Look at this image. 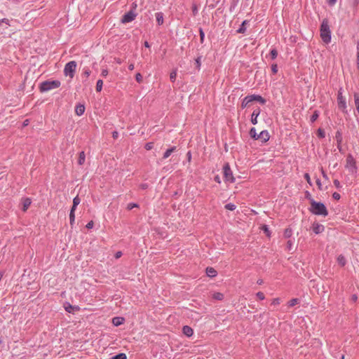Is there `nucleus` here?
<instances>
[{"label": "nucleus", "mask_w": 359, "mask_h": 359, "mask_svg": "<svg viewBox=\"0 0 359 359\" xmlns=\"http://www.w3.org/2000/svg\"><path fill=\"white\" fill-rule=\"evenodd\" d=\"M187 159L189 161H191V151H188V153L187 154Z\"/></svg>", "instance_id": "0e129e2a"}, {"label": "nucleus", "mask_w": 359, "mask_h": 359, "mask_svg": "<svg viewBox=\"0 0 359 359\" xmlns=\"http://www.w3.org/2000/svg\"><path fill=\"white\" fill-rule=\"evenodd\" d=\"M257 298L260 300H263L265 299V296H264V294L262 292H258L257 294H256Z\"/></svg>", "instance_id": "a18cd8bd"}, {"label": "nucleus", "mask_w": 359, "mask_h": 359, "mask_svg": "<svg viewBox=\"0 0 359 359\" xmlns=\"http://www.w3.org/2000/svg\"><path fill=\"white\" fill-rule=\"evenodd\" d=\"M212 298L216 300H222L224 299V294L220 292H215L212 295Z\"/></svg>", "instance_id": "c85d7f7f"}, {"label": "nucleus", "mask_w": 359, "mask_h": 359, "mask_svg": "<svg viewBox=\"0 0 359 359\" xmlns=\"http://www.w3.org/2000/svg\"><path fill=\"white\" fill-rule=\"evenodd\" d=\"M354 99H355V104L356 106L357 111L359 114V97L357 94L354 95Z\"/></svg>", "instance_id": "ea45409f"}, {"label": "nucleus", "mask_w": 359, "mask_h": 359, "mask_svg": "<svg viewBox=\"0 0 359 359\" xmlns=\"http://www.w3.org/2000/svg\"><path fill=\"white\" fill-rule=\"evenodd\" d=\"M214 180H215L216 182L219 183V184H220V183H221V180H220V177H219V175H216V176H215V177H214Z\"/></svg>", "instance_id": "052dcab7"}, {"label": "nucleus", "mask_w": 359, "mask_h": 359, "mask_svg": "<svg viewBox=\"0 0 359 359\" xmlns=\"http://www.w3.org/2000/svg\"><path fill=\"white\" fill-rule=\"evenodd\" d=\"M223 174L224 178L226 182L230 183L235 182V177L233 175V172L231 170L230 165L229 163H225L223 166Z\"/></svg>", "instance_id": "0eeeda50"}, {"label": "nucleus", "mask_w": 359, "mask_h": 359, "mask_svg": "<svg viewBox=\"0 0 359 359\" xmlns=\"http://www.w3.org/2000/svg\"><path fill=\"white\" fill-rule=\"evenodd\" d=\"M319 117V111L318 110H315L310 118V121L311 123H314L318 118Z\"/></svg>", "instance_id": "cd10ccee"}, {"label": "nucleus", "mask_w": 359, "mask_h": 359, "mask_svg": "<svg viewBox=\"0 0 359 359\" xmlns=\"http://www.w3.org/2000/svg\"><path fill=\"white\" fill-rule=\"evenodd\" d=\"M271 71L274 74L278 72V65L276 64H273L271 65Z\"/></svg>", "instance_id": "49530a36"}, {"label": "nucleus", "mask_w": 359, "mask_h": 359, "mask_svg": "<svg viewBox=\"0 0 359 359\" xmlns=\"http://www.w3.org/2000/svg\"><path fill=\"white\" fill-rule=\"evenodd\" d=\"M134 68H135L134 64L131 63V64H130V65H128V69H129V70L132 71V70H133V69H134Z\"/></svg>", "instance_id": "69168bd1"}, {"label": "nucleus", "mask_w": 359, "mask_h": 359, "mask_svg": "<svg viewBox=\"0 0 359 359\" xmlns=\"http://www.w3.org/2000/svg\"><path fill=\"white\" fill-rule=\"evenodd\" d=\"M118 133L117 131H116V130H115V131H114V132L112 133V137H113L114 139H116V138H118Z\"/></svg>", "instance_id": "bf43d9fd"}, {"label": "nucleus", "mask_w": 359, "mask_h": 359, "mask_svg": "<svg viewBox=\"0 0 359 359\" xmlns=\"http://www.w3.org/2000/svg\"><path fill=\"white\" fill-rule=\"evenodd\" d=\"M311 207L309 211L316 215L326 217L328 215V210L324 203L316 202L313 198L310 199Z\"/></svg>", "instance_id": "f257e3e1"}, {"label": "nucleus", "mask_w": 359, "mask_h": 359, "mask_svg": "<svg viewBox=\"0 0 359 359\" xmlns=\"http://www.w3.org/2000/svg\"><path fill=\"white\" fill-rule=\"evenodd\" d=\"M61 82L58 80L45 81L40 83L39 90L41 93L57 88L60 86Z\"/></svg>", "instance_id": "7ed1b4c3"}, {"label": "nucleus", "mask_w": 359, "mask_h": 359, "mask_svg": "<svg viewBox=\"0 0 359 359\" xmlns=\"http://www.w3.org/2000/svg\"><path fill=\"white\" fill-rule=\"evenodd\" d=\"M112 359H127V356L125 353H121L114 355Z\"/></svg>", "instance_id": "e433bc0d"}, {"label": "nucleus", "mask_w": 359, "mask_h": 359, "mask_svg": "<svg viewBox=\"0 0 359 359\" xmlns=\"http://www.w3.org/2000/svg\"><path fill=\"white\" fill-rule=\"evenodd\" d=\"M182 332L187 337H191L193 335L194 330H193V329L190 326L184 325L182 327Z\"/></svg>", "instance_id": "ddd939ff"}, {"label": "nucleus", "mask_w": 359, "mask_h": 359, "mask_svg": "<svg viewBox=\"0 0 359 359\" xmlns=\"http://www.w3.org/2000/svg\"><path fill=\"white\" fill-rule=\"evenodd\" d=\"M153 147H154V142H147L144 145L145 149L148 150V151L152 149Z\"/></svg>", "instance_id": "a19ab883"}, {"label": "nucleus", "mask_w": 359, "mask_h": 359, "mask_svg": "<svg viewBox=\"0 0 359 359\" xmlns=\"http://www.w3.org/2000/svg\"><path fill=\"white\" fill-rule=\"evenodd\" d=\"M139 207V205L137 203H130L127 205V208L126 209L128 210H131L132 209H133L134 208H138Z\"/></svg>", "instance_id": "4c0bfd02"}, {"label": "nucleus", "mask_w": 359, "mask_h": 359, "mask_svg": "<svg viewBox=\"0 0 359 359\" xmlns=\"http://www.w3.org/2000/svg\"><path fill=\"white\" fill-rule=\"evenodd\" d=\"M80 202H81V199L79 198V197L78 196L74 197L73 199V205L72 206L71 210L76 211V207L80 203Z\"/></svg>", "instance_id": "b1692460"}, {"label": "nucleus", "mask_w": 359, "mask_h": 359, "mask_svg": "<svg viewBox=\"0 0 359 359\" xmlns=\"http://www.w3.org/2000/svg\"><path fill=\"white\" fill-rule=\"evenodd\" d=\"M0 22H1L2 23H5L6 25L10 26V23H9L10 21L7 18H3V19L0 20Z\"/></svg>", "instance_id": "864d4df0"}, {"label": "nucleus", "mask_w": 359, "mask_h": 359, "mask_svg": "<svg viewBox=\"0 0 359 359\" xmlns=\"http://www.w3.org/2000/svg\"><path fill=\"white\" fill-rule=\"evenodd\" d=\"M299 302V299L294 298V299H292L291 300L289 301L288 306L292 307V306H294L296 304H297Z\"/></svg>", "instance_id": "473e14b6"}, {"label": "nucleus", "mask_w": 359, "mask_h": 359, "mask_svg": "<svg viewBox=\"0 0 359 359\" xmlns=\"http://www.w3.org/2000/svg\"><path fill=\"white\" fill-rule=\"evenodd\" d=\"M199 35H200V41L201 43H203L204 42V39H205V33L201 27L199 28Z\"/></svg>", "instance_id": "58836bf2"}, {"label": "nucleus", "mask_w": 359, "mask_h": 359, "mask_svg": "<svg viewBox=\"0 0 359 359\" xmlns=\"http://www.w3.org/2000/svg\"><path fill=\"white\" fill-rule=\"evenodd\" d=\"M201 57H198L196 60H195V63H196V68L198 69H200L201 68Z\"/></svg>", "instance_id": "c03bdc74"}, {"label": "nucleus", "mask_w": 359, "mask_h": 359, "mask_svg": "<svg viewBox=\"0 0 359 359\" xmlns=\"http://www.w3.org/2000/svg\"><path fill=\"white\" fill-rule=\"evenodd\" d=\"M317 135L319 138H324L325 137V133L323 129L318 128L317 131Z\"/></svg>", "instance_id": "c9c22d12"}, {"label": "nucleus", "mask_w": 359, "mask_h": 359, "mask_svg": "<svg viewBox=\"0 0 359 359\" xmlns=\"http://www.w3.org/2000/svg\"><path fill=\"white\" fill-rule=\"evenodd\" d=\"M86 159V154L84 151H81L79 154L78 164L81 165L84 163Z\"/></svg>", "instance_id": "5701e85b"}, {"label": "nucleus", "mask_w": 359, "mask_h": 359, "mask_svg": "<svg viewBox=\"0 0 359 359\" xmlns=\"http://www.w3.org/2000/svg\"><path fill=\"white\" fill-rule=\"evenodd\" d=\"M320 33L321 39L324 43H329L331 41V30L327 18H324L321 22Z\"/></svg>", "instance_id": "f03ea898"}, {"label": "nucleus", "mask_w": 359, "mask_h": 359, "mask_svg": "<svg viewBox=\"0 0 359 359\" xmlns=\"http://www.w3.org/2000/svg\"><path fill=\"white\" fill-rule=\"evenodd\" d=\"M322 175H323V177L325 179H326V180H327V179H328L327 174L325 172V171H324L323 170H322Z\"/></svg>", "instance_id": "338daca9"}, {"label": "nucleus", "mask_w": 359, "mask_h": 359, "mask_svg": "<svg viewBox=\"0 0 359 359\" xmlns=\"http://www.w3.org/2000/svg\"><path fill=\"white\" fill-rule=\"evenodd\" d=\"M156 22L158 25L163 24V13L162 12H158L156 13Z\"/></svg>", "instance_id": "aec40b11"}, {"label": "nucleus", "mask_w": 359, "mask_h": 359, "mask_svg": "<svg viewBox=\"0 0 359 359\" xmlns=\"http://www.w3.org/2000/svg\"><path fill=\"white\" fill-rule=\"evenodd\" d=\"M137 15V13H135L133 10H130V11H128V13H125L122 16L121 22L123 24H126V23L130 22L133 21L135 19Z\"/></svg>", "instance_id": "6e6552de"}, {"label": "nucleus", "mask_w": 359, "mask_h": 359, "mask_svg": "<svg viewBox=\"0 0 359 359\" xmlns=\"http://www.w3.org/2000/svg\"><path fill=\"white\" fill-rule=\"evenodd\" d=\"M66 311L69 313H72L74 310L78 311L79 309V306H74L70 304H67V306H65Z\"/></svg>", "instance_id": "a878e982"}, {"label": "nucleus", "mask_w": 359, "mask_h": 359, "mask_svg": "<svg viewBox=\"0 0 359 359\" xmlns=\"http://www.w3.org/2000/svg\"><path fill=\"white\" fill-rule=\"evenodd\" d=\"M337 262H338V264L340 266H344L346 265V260L345 257L342 255H340L337 257Z\"/></svg>", "instance_id": "393cba45"}, {"label": "nucleus", "mask_w": 359, "mask_h": 359, "mask_svg": "<svg viewBox=\"0 0 359 359\" xmlns=\"http://www.w3.org/2000/svg\"><path fill=\"white\" fill-rule=\"evenodd\" d=\"M270 56L272 60H275L278 56V51L276 48H273L270 51Z\"/></svg>", "instance_id": "72a5a7b5"}, {"label": "nucleus", "mask_w": 359, "mask_h": 359, "mask_svg": "<svg viewBox=\"0 0 359 359\" xmlns=\"http://www.w3.org/2000/svg\"><path fill=\"white\" fill-rule=\"evenodd\" d=\"M337 2V0H327V3L329 6H334Z\"/></svg>", "instance_id": "6e6d98bb"}, {"label": "nucleus", "mask_w": 359, "mask_h": 359, "mask_svg": "<svg viewBox=\"0 0 359 359\" xmlns=\"http://www.w3.org/2000/svg\"><path fill=\"white\" fill-rule=\"evenodd\" d=\"M324 230H325V227L323 225L318 224V223H314L313 224V231L315 233H316V234L320 233Z\"/></svg>", "instance_id": "f8f14e48"}, {"label": "nucleus", "mask_w": 359, "mask_h": 359, "mask_svg": "<svg viewBox=\"0 0 359 359\" xmlns=\"http://www.w3.org/2000/svg\"><path fill=\"white\" fill-rule=\"evenodd\" d=\"M252 102L251 101L249 95L245 97L241 102V108L245 109L246 107H249Z\"/></svg>", "instance_id": "2eb2a0df"}, {"label": "nucleus", "mask_w": 359, "mask_h": 359, "mask_svg": "<svg viewBox=\"0 0 359 359\" xmlns=\"http://www.w3.org/2000/svg\"><path fill=\"white\" fill-rule=\"evenodd\" d=\"M177 149V147L175 146H173V147H171L170 148L168 149L163 154V159H165L167 158H168L172 153H173L174 151H175Z\"/></svg>", "instance_id": "6ab92c4d"}, {"label": "nucleus", "mask_w": 359, "mask_h": 359, "mask_svg": "<svg viewBox=\"0 0 359 359\" xmlns=\"http://www.w3.org/2000/svg\"><path fill=\"white\" fill-rule=\"evenodd\" d=\"M125 321L124 318L123 317H114L112 318V323L115 326H119L122 325Z\"/></svg>", "instance_id": "a211bd4d"}, {"label": "nucleus", "mask_w": 359, "mask_h": 359, "mask_svg": "<svg viewBox=\"0 0 359 359\" xmlns=\"http://www.w3.org/2000/svg\"><path fill=\"white\" fill-rule=\"evenodd\" d=\"M224 208L226 210L233 211L236 209V206L233 203H229L226 204L224 205Z\"/></svg>", "instance_id": "f704fd0d"}, {"label": "nucleus", "mask_w": 359, "mask_h": 359, "mask_svg": "<svg viewBox=\"0 0 359 359\" xmlns=\"http://www.w3.org/2000/svg\"><path fill=\"white\" fill-rule=\"evenodd\" d=\"M316 184H317V185H318V188H319L320 189H322V188H321L322 184H321L320 180L319 179H317V180H316Z\"/></svg>", "instance_id": "e2e57ef3"}, {"label": "nucleus", "mask_w": 359, "mask_h": 359, "mask_svg": "<svg viewBox=\"0 0 359 359\" xmlns=\"http://www.w3.org/2000/svg\"><path fill=\"white\" fill-rule=\"evenodd\" d=\"M76 67L77 64L76 61L72 60L67 62L64 68V74L65 76H69L71 79L74 78Z\"/></svg>", "instance_id": "423d86ee"}, {"label": "nucleus", "mask_w": 359, "mask_h": 359, "mask_svg": "<svg viewBox=\"0 0 359 359\" xmlns=\"http://www.w3.org/2000/svg\"><path fill=\"white\" fill-rule=\"evenodd\" d=\"M337 102L339 109H345L346 108L345 98L342 96V93L340 90L338 91L337 94Z\"/></svg>", "instance_id": "1a4fd4ad"}, {"label": "nucleus", "mask_w": 359, "mask_h": 359, "mask_svg": "<svg viewBox=\"0 0 359 359\" xmlns=\"http://www.w3.org/2000/svg\"><path fill=\"white\" fill-rule=\"evenodd\" d=\"M332 197L334 200H339L340 198H341V196L339 193L337 192H334L333 194H332Z\"/></svg>", "instance_id": "8fccbe9b"}, {"label": "nucleus", "mask_w": 359, "mask_h": 359, "mask_svg": "<svg viewBox=\"0 0 359 359\" xmlns=\"http://www.w3.org/2000/svg\"><path fill=\"white\" fill-rule=\"evenodd\" d=\"M333 183H334V186H335V187L337 189H341V185L340 184V182L338 180H334L333 181Z\"/></svg>", "instance_id": "de8ad7c7"}, {"label": "nucleus", "mask_w": 359, "mask_h": 359, "mask_svg": "<svg viewBox=\"0 0 359 359\" xmlns=\"http://www.w3.org/2000/svg\"><path fill=\"white\" fill-rule=\"evenodd\" d=\"M85 111V106L81 104H79L75 107V113L78 116H81L84 114Z\"/></svg>", "instance_id": "f3484780"}, {"label": "nucleus", "mask_w": 359, "mask_h": 359, "mask_svg": "<svg viewBox=\"0 0 359 359\" xmlns=\"http://www.w3.org/2000/svg\"><path fill=\"white\" fill-rule=\"evenodd\" d=\"M292 244H293V243H292V241L289 240V241L287 242V246H286L287 250H292Z\"/></svg>", "instance_id": "3c124183"}, {"label": "nucleus", "mask_w": 359, "mask_h": 359, "mask_svg": "<svg viewBox=\"0 0 359 359\" xmlns=\"http://www.w3.org/2000/svg\"><path fill=\"white\" fill-rule=\"evenodd\" d=\"M102 86H103L102 80V79L97 80V83H96V90L97 92H100L102 89Z\"/></svg>", "instance_id": "7c9ffc66"}, {"label": "nucleus", "mask_w": 359, "mask_h": 359, "mask_svg": "<svg viewBox=\"0 0 359 359\" xmlns=\"http://www.w3.org/2000/svg\"><path fill=\"white\" fill-rule=\"evenodd\" d=\"M359 4V0H353V6H357Z\"/></svg>", "instance_id": "774afa93"}, {"label": "nucleus", "mask_w": 359, "mask_h": 359, "mask_svg": "<svg viewBox=\"0 0 359 359\" xmlns=\"http://www.w3.org/2000/svg\"><path fill=\"white\" fill-rule=\"evenodd\" d=\"M90 73L91 72L88 68L83 69V75H84L86 78L90 76Z\"/></svg>", "instance_id": "37998d69"}, {"label": "nucleus", "mask_w": 359, "mask_h": 359, "mask_svg": "<svg viewBox=\"0 0 359 359\" xmlns=\"http://www.w3.org/2000/svg\"><path fill=\"white\" fill-rule=\"evenodd\" d=\"M74 221H75V210H70V212H69V223H70V225H71L72 227L73 226Z\"/></svg>", "instance_id": "bb28decb"}, {"label": "nucleus", "mask_w": 359, "mask_h": 359, "mask_svg": "<svg viewBox=\"0 0 359 359\" xmlns=\"http://www.w3.org/2000/svg\"><path fill=\"white\" fill-rule=\"evenodd\" d=\"M32 203V201L29 198H25L22 201V211L26 212Z\"/></svg>", "instance_id": "dca6fc26"}, {"label": "nucleus", "mask_w": 359, "mask_h": 359, "mask_svg": "<svg viewBox=\"0 0 359 359\" xmlns=\"http://www.w3.org/2000/svg\"><path fill=\"white\" fill-rule=\"evenodd\" d=\"M205 271L207 276H209L210 278H214L217 275V271L213 267L211 266L207 267Z\"/></svg>", "instance_id": "4468645a"}, {"label": "nucleus", "mask_w": 359, "mask_h": 359, "mask_svg": "<svg viewBox=\"0 0 359 359\" xmlns=\"http://www.w3.org/2000/svg\"><path fill=\"white\" fill-rule=\"evenodd\" d=\"M177 78V70H172L170 74V79L172 82H175Z\"/></svg>", "instance_id": "2f4dec72"}, {"label": "nucleus", "mask_w": 359, "mask_h": 359, "mask_svg": "<svg viewBox=\"0 0 359 359\" xmlns=\"http://www.w3.org/2000/svg\"><path fill=\"white\" fill-rule=\"evenodd\" d=\"M335 140L337 141V144H341L342 142V133L340 130H337L335 133Z\"/></svg>", "instance_id": "412c9836"}, {"label": "nucleus", "mask_w": 359, "mask_h": 359, "mask_svg": "<svg viewBox=\"0 0 359 359\" xmlns=\"http://www.w3.org/2000/svg\"><path fill=\"white\" fill-rule=\"evenodd\" d=\"M304 179L306 180V182L309 183V184H311V178H310V175L309 173H305L304 175Z\"/></svg>", "instance_id": "603ef678"}, {"label": "nucleus", "mask_w": 359, "mask_h": 359, "mask_svg": "<svg viewBox=\"0 0 359 359\" xmlns=\"http://www.w3.org/2000/svg\"><path fill=\"white\" fill-rule=\"evenodd\" d=\"M135 79H136L137 82L140 83L142 82L143 77H142V74L140 73H137L135 75Z\"/></svg>", "instance_id": "79ce46f5"}, {"label": "nucleus", "mask_w": 359, "mask_h": 359, "mask_svg": "<svg viewBox=\"0 0 359 359\" xmlns=\"http://www.w3.org/2000/svg\"><path fill=\"white\" fill-rule=\"evenodd\" d=\"M249 134L252 139L255 140H260L262 142H266L270 138L269 133L266 130H262L259 134H257L256 129L252 128L250 130Z\"/></svg>", "instance_id": "20e7f679"}, {"label": "nucleus", "mask_w": 359, "mask_h": 359, "mask_svg": "<svg viewBox=\"0 0 359 359\" xmlns=\"http://www.w3.org/2000/svg\"><path fill=\"white\" fill-rule=\"evenodd\" d=\"M262 230L264 231V233H266V234L268 236H270V232H269V228H268V226L266 225H264L262 226Z\"/></svg>", "instance_id": "09e8293b"}, {"label": "nucleus", "mask_w": 359, "mask_h": 359, "mask_svg": "<svg viewBox=\"0 0 359 359\" xmlns=\"http://www.w3.org/2000/svg\"><path fill=\"white\" fill-rule=\"evenodd\" d=\"M192 12H193V15H196L197 14V13H198V9H197L196 6H195V5H194V6H193V7H192Z\"/></svg>", "instance_id": "13d9d810"}, {"label": "nucleus", "mask_w": 359, "mask_h": 359, "mask_svg": "<svg viewBox=\"0 0 359 359\" xmlns=\"http://www.w3.org/2000/svg\"><path fill=\"white\" fill-rule=\"evenodd\" d=\"M248 23V20H244L241 25L240 27L237 29V33L244 34L246 32L245 25Z\"/></svg>", "instance_id": "4be33fe9"}, {"label": "nucleus", "mask_w": 359, "mask_h": 359, "mask_svg": "<svg viewBox=\"0 0 359 359\" xmlns=\"http://www.w3.org/2000/svg\"><path fill=\"white\" fill-rule=\"evenodd\" d=\"M292 234V231L290 228H287L285 229V231H284V237L285 238H289L291 237Z\"/></svg>", "instance_id": "c756f323"}, {"label": "nucleus", "mask_w": 359, "mask_h": 359, "mask_svg": "<svg viewBox=\"0 0 359 359\" xmlns=\"http://www.w3.org/2000/svg\"><path fill=\"white\" fill-rule=\"evenodd\" d=\"M261 109L257 107L256 109H255L251 115V123L253 125H256L257 123V117L260 114Z\"/></svg>", "instance_id": "9d476101"}, {"label": "nucleus", "mask_w": 359, "mask_h": 359, "mask_svg": "<svg viewBox=\"0 0 359 359\" xmlns=\"http://www.w3.org/2000/svg\"><path fill=\"white\" fill-rule=\"evenodd\" d=\"M121 255H122V252L121 251H118L115 254V258H116V259L120 258L121 257Z\"/></svg>", "instance_id": "680f3d73"}, {"label": "nucleus", "mask_w": 359, "mask_h": 359, "mask_svg": "<svg viewBox=\"0 0 359 359\" xmlns=\"http://www.w3.org/2000/svg\"><path fill=\"white\" fill-rule=\"evenodd\" d=\"M101 75L104 77L107 76L108 75V70L106 69H102V72H101Z\"/></svg>", "instance_id": "4d7b16f0"}, {"label": "nucleus", "mask_w": 359, "mask_h": 359, "mask_svg": "<svg viewBox=\"0 0 359 359\" xmlns=\"http://www.w3.org/2000/svg\"><path fill=\"white\" fill-rule=\"evenodd\" d=\"M249 97L252 102L256 101L262 104H264L266 102V100L259 95H249Z\"/></svg>", "instance_id": "9b49d317"}, {"label": "nucleus", "mask_w": 359, "mask_h": 359, "mask_svg": "<svg viewBox=\"0 0 359 359\" xmlns=\"http://www.w3.org/2000/svg\"><path fill=\"white\" fill-rule=\"evenodd\" d=\"M345 168H347L351 174L357 173L358 167L356 165V161L351 154H348L346 156Z\"/></svg>", "instance_id": "39448f33"}, {"label": "nucleus", "mask_w": 359, "mask_h": 359, "mask_svg": "<svg viewBox=\"0 0 359 359\" xmlns=\"http://www.w3.org/2000/svg\"><path fill=\"white\" fill-rule=\"evenodd\" d=\"M93 225H94V223L93 221H90L87 224H86V228L87 229H92L93 227Z\"/></svg>", "instance_id": "5fc2aeb1"}]
</instances>
